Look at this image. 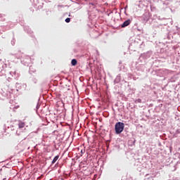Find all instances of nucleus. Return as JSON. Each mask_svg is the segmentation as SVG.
Wrapping results in <instances>:
<instances>
[{"label": "nucleus", "instance_id": "obj_8", "mask_svg": "<svg viewBox=\"0 0 180 180\" xmlns=\"http://www.w3.org/2000/svg\"><path fill=\"white\" fill-rule=\"evenodd\" d=\"M144 180H154L153 175L146 174Z\"/></svg>", "mask_w": 180, "mask_h": 180}, {"label": "nucleus", "instance_id": "obj_4", "mask_svg": "<svg viewBox=\"0 0 180 180\" xmlns=\"http://www.w3.org/2000/svg\"><path fill=\"white\" fill-rule=\"evenodd\" d=\"M131 23V18H127V20H124V22L122 24H121V27H127V25H129Z\"/></svg>", "mask_w": 180, "mask_h": 180}, {"label": "nucleus", "instance_id": "obj_7", "mask_svg": "<svg viewBox=\"0 0 180 180\" xmlns=\"http://www.w3.org/2000/svg\"><path fill=\"white\" fill-rule=\"evenodd\" d=\"M162 72L164 76H168V74H172V70H169V69H162Z\"/></svg>", "mask_w": 180, "mask_h": 180}, {"label": "nucleus", "instance_id": "obj_13", "mask_svg": "<svg viewBox=\"0 0 180 180\" xmlns=\"http://www.w3.org/2000/svg\"><path fill=\"white\" fill-rule=\"evenodd\" d=\"M59 158V155H56V157H54L53 160L51 162V164H56V162H57V160Z\"/></svg>", "mask_w": 180, "mask_h": 180}, {"label": "nucleus", "instance_id": "obj_10", "mask_svg": "<svg viewBox=\"0 0 180 180\" xmlns=\"http://www.w3.org/2000/svg\"><path fill=\"white\" fill-rule=\"evenodd\" d=\"M121 81V75L116 76L115 79H114V83H120Z\"/></svg>", "mask_w": 180, "mask_h": 180}, {"label": "nucleus", "instance_id": "obj_9", "mask_svg": "<svg viewBox=\"0 0 180 180\" xmlns=\"http://www.w3.org/2000/svg\"><path fill=\"white\" fill-rule=\"evenodd\" d=\"M10 74H11L12 76H14V77H19L18 72H16V70H11Z\"/></svg>", "mask_w": 180, "mask_h": 180}, {"label": "nucleus", "instance_id": "obj_18", "mask_svg": "<svg viewBox=\"0 0 180 180\" xmlns=\"http://www.w3.org/2000/svg\"><path fill=\"white\" fill-rule=\"evenodd\" d=\"M135 103H142V99H141V98L135 99Z\"/></svg>", "mask_w": 180, "mask_h": 180}, {"label": "nucleus", "instance_id": "obj_24", "mask_svg": "<svg viewBox=\"0 0 180 180\" xmlns=\"http://www.w3.org/2000/svg\"><path fill=\"white\" fill-rule=\"evenodd\" d=\"M8 97H11V94L8 95Z\"/></svg>", "mask_w": 180, "mask_h": 180}, {"label": "nucleus", "instance_id": "obj_23", "mask_svg": "<svg viewBox=\"0 0 180 180\" xmlns=\"http://www.w3.org/2000/svg\"><path fill=\"white\" fill-rule=\"evenodd\" d=\"M39 106L40 105H39V103H38V104L37 105V109H38Z\"/></svg>", "mask_w": 180, "mask_h": 180}, {"label": "nucleus", "instance_id": "obj_25", "mask_svg": "<svg viewBox=\"0 0 180 180\" xmlns=\"http://www.w3.org/2000/svg\"><path fill=\"white\" fill-rule=\"evenodd\" d=\"M82 153H83V150H82V151H81Z\"/></svg>", "mask_w": 180, "mask_h": 180}, {"label": "nucleus", "instance_id": "obj_11", "mask_svg": "<svg viewBox=\"0 0 180 180\" xmlns=\"http://www.w3.org/2000/svg\"><path fill=\"white\" fill-rule=\"evenodd\" d=\"M32 72H36V69L30 63V73L32 74Z\"/></svg>", "mask_w": 180, "mask_h": 180}, {"label": "nucleus", "instance_id": "obj_3", "mask_svg": "<svg viewBox=\"0 0 180 180\" xmlns=\"http://www.w3.org/2000/svg\"><path fill=\"white\" fill-rule=\"evenodd\" d=\"M21 63L29 67L30 66V63H32V59L30 56H24V58H22Z\"/></svg>", "mask_w": 180, "mask_h": 180}, {"label": "nucleus", "instance_id": "obj_20", "mask_svg": "<svg viewBox=\"0 0 180 180\" xmlns=\"http://www.w3.org/2000/svg\"><path fill=\"white\" fill-rule=\"evenodd\" d=\"M11 44H12V45H15V38H12Z\"/></svg>", "mask_w": 180, "mask_h": 180}, {"label": "nucleus", "instance_id": "obj_5", "mask_svg": "<svg viewBox=\"0 0 180 180\" xmlns=\"http://www.w3.org/2000/svg\"><path fill=\"white\" fill-rule=\"evenodd\" d=\"M149 18H150V13H143L142 16V19L143 22H148V20H149Z\"/></svg>", "mask_w": 180, "mask_h": 180}, {"label": "nucleus", "instance_id": "obj_17", "mask_svg": "<svg viewBox=\"0 0 180 180\" xmlns=\"http://www.w3.org/2000/svg\"><path fill=\"white\" fill-rule=\"evenodd\" d=\"M179 133H180V128H179L178 129H176V131L174 135V136L179 135Z\"/></svg>", "mask_w": 180, "mask_h": 180}, {"label": "nucleus", "instance_id": "obj_2", "mask_svg": "<svg viewBox=\"0 0 180 180\" xmlns=\"http://www.w3.org/2000/svg\"><path fill=\"white\" fill-rule=\"evenodd\" d=\"M153 54V51H147L146 53H142L140 54V56L139 58V60L141 61V63H143V61H146V60H148V58H150Z\"/></svg>", "mask_w": 180, "mask_h": 180}, {"label": "nucleus", "instance_id": "obj_21", "mask_svg": "<svg viewBox=\"0 0 180 180\" xmlns=\"http://www.w3.org/2000/svg\"><path fill=\"white\" fill-rule=\"evenodd\" d=\"M37 81H38V79H37V78H32V82H33V83H37Z\"/></svg>", "mask_w": 180, "mask_h": 180}, {"label": "nucleus", "instance_id": "obj_15", "mask_svg": "<svg viewBox=\"0 0 180 180\" xmlns=\"http://www.w3.org/2000/svg\"><path fill=\"white\" fill-rule=\"evenodd\" d=\"M18 126L19 128H25V122H19Z\"/></svg>", "mask_w": 180, "mask_h": 180}, {"label": "nucleus", "instance_id": "obj_19", "mask_svg": "<svg viewBox=\"0 0 180 180\" xmlns=\"http://www.w3.org/2000/svg\"><path fill=\"white\" fill-rule=\"evenodd\" d=\"M71 18H70V15H69V17H68L67 18H65V22H70Z\"/></svg>", "mask_w": 180, "mask_h": 180}, {"label": "nucleus", "instance_id": "obj_14", "mask_svg": "<svg viewBox=\"0 0 180 180\" xmlns=\"http://www.w3.org/2000/svg\"><path fill=\"white\" fill-rule=\"evenodd\" d=\"M72 65H77V60H76V58H73V59L71 61Z\"/></svg>", "mask_w": 180, "mask_h": 180}, {"label": "nucleus", "instance_id": "obj_6", "mask_svg": "<svg viewBox=\"0 0 180 180\" xmlns=\"http://www.w3.org/2000/svg\"><path fill=\"white\" fill-rule=\"evenodd\" d=\"M5 67H6V63L3 62V60H0V72L4 70Z\"/></svg>", "mask_w": 180, "mask_h": 180}, {"label": "nucleus", "instance_id": "obj_12", "mask_svg": "<svg viewBox=\"0 0 180 180\" xmlns=\"http://www.w3.org/2000/svg\"><path fill=\"white\" fill-rule=\"evenodd\" d=\"M25 31H27V33H32V30H30V27L29 26H25L24 27Z\"/></svg>", "mask_w": 180, "mask_h": 180}, {"label": "nucleus", "instance_id": "obj_1", "mask_svg": "<svg viewBox=\"0 0 180 180\" xmlns=\"http://www.w3.org/2000/svg\"><path fill=\"white\" fill-rule=\"evenodd\" d=\"M124 127H125L124 122H122L121 121H118L117 122H116L115 125V129L117 135H119L120 134V133L124 131Z\"/></svg>", "mask_w": 180, "mask_h": 180}, {"label": "nucleus", "instance_id": "obj_16", "mask_svg": "<svg viewBox=\"0 0 180 180\" xmlns=\"http://www.w3.org/2000/svg\"><path fill=\"white\" fill-rule=\"evenodd\" d=\"M0 20H5V15L0 13Z\"/></svg>", "mask_w": 180, "mask_h": 180}, {"label": "nucleus", "instance_id": "obj_22", "mask_svg": "<svg viewBox=\"0 0 180 180\" xmlns=\"http://www.w3.org/2000/svg\"><path fill=\"white\" fill-rule=\"evenodd\" d=\"M93 6L94 8H96V4L95 3H89V6Z\"/></svg>", "mask_w": 180, "mask_h": 180}]
</instances>
